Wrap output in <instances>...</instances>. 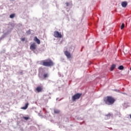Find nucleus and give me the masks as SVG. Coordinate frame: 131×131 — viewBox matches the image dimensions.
Segmentation results:
<instances>
[{"mask_svg":"<svg viewBox=\"0 0 131 131\" xmlns=\"http://www.w3.org/2000/svg\"><path fill=\"white\" fill-rule=\"evenodd\" d=\"M103 101L106 105H112L115 102V99L111 96H107L103 98Z\"/></svg>","mask_w":131,"mask_h":131,"instance_id":"obj_1","label":"nucleus"},{"mask_svg":"<svg viewBox=\"0 0 131 131\" xmlns=\"http://www.w3.org/2000/svg\"><path fill=\"white\" fill-rule=\"evenodd\" d=\"M43 66L46 67H52L54 66V62L51 59H48L42 61Z\"/></svg>","mask_w":131,"mask_h":131,"instance_id":"obj_2","label":"nucleus"},{"mask_svg":"<svg viewBox=\"0 0 131 131\" xmlns=\"http://www.w3.org/2000/svg\"><path fill=\"white\" fill-rule=\"evenodd\" d=\"M81 95L82 94L80 93H77L73 96L72 97L73 101H76V100H78V99H80V97H81Z\"/></svg>","mask_w":131,"mask_h":131,"instance_id":"obj_3","label":"nucleus"},{"mask_svg":"<svg viewBox=\"0 0 131 131\" xmlns=\"http://www.w3.org/2000/svg\"><path fill=\"white\" fill-rule=\"evenodd\" d=\"M54 36L57 38H62V34L58 31H55L54 32Z\"/></svg>","mask_w":131,"mask_h":131,"instance_id":"obj_4","label":"nucleus"},{"mask_svg":"<svg viewBox=\"0 0 131 131\" xmlns=\"http://www.w3.org/2000/svg\"><path fill=\"white\" fill-rule=\"evenodd\" d=\"M30 50L35 51L36 49V44L35 42L32 43L30 47Z\"/></svg>","mask_w":131,"mask_h":131,"instance_id":"obj_5","label":"nucleus"},{"mask_svg":"<svg viewBox=\"0 0 131 131\" xmlns=\"http://www.w3.org/2000/svg\"><path fill=\"white\" fill-rule=\"evenodd\" d=\"M64 55L67 56L68 59H70L71 58V54L69 52L66 51L64 52Z\"/></svg>","mask_w":131,"mask_h":131,"instance_id":"obj_6","label":"nucleus"},{"mask_svg":"<svg viewBox=\"0 0 131 131\" xmlns=\"http://www.w3.org/2000/svg\"><path fill=\"white\" fill-rule=\"evenodd\" d=\"M36 91H37V93H40V92H42V86H38L36 88Z\"/></svg>","mask_w":131,"mask_h":131,"instance_id":"obj_7","label":"nucleus"},{"mask_svg":"<svg viewBox=\"0 0 131 131\" xmlns=\"http://www.w3.org/2000/svg\"><path fill=\"white\" fill-rule=\"evenodd\" d=\"M34 40L35 41H36V42L38 45H40V40H39L38 38H37V36L34 37Z\"/></svg>","mask_w":131,"mask_h":131,"instance_id":"obj_8","label":"nucleus"},{"mask_svg":"<svg viewBox=\"0 0 131 131\" xmlns=\"http://www.w3.org/2000/svg\"><path fill=\"white\" fill-rule=\"evenodd\" d=\"M121 6L123 8H126V6H127V2H122L121 3Z\"/></svg>","mask_w":131,"mask_h":131,"instance_id":"obj_9","label":"nucleus"},{"mask_svg":"<svg viewBox=\"0 0 131 131\" xmlns=\"http://www.w3.org/2000/svg\"><path fill=\"white\" fill-rule=\"evenodd\" d=\"M28 105H29V103H26L25 106L21 107V109H23V110H26V109L28 108Z\"/></svg>","mask_w":131,"mask_h":131,"instance_id":"obj_10","label":"nucleus"},{"mask_svg":"<svg viewBox=\"0 0 131 131\" xmlns=\"http://www.w3.org/2000/svg\"><path fill=\"white\" fill-rule=\"evenodd\" d=\"M115 67H116V65L113 64L111 67V71H113L115 69Z\"/></svg>","mask_w":131,"mask_h":131,"instance_id":"obj_11","label":"nucleus"},{"mask_svg":"<svg viewBox=\"0 0 131 131\" xmlns=\"http://www.w3.org/2000/svg\"><path fill=\"white\" fill-rule=\"evenodd\" d=\"M105 116L107 117V119H110V117L112 116V114L109 113L107 115H106Z\"/></svg>","mask_w":131,"mask_h":131,"instance_id":"obj_12","label":"nucleus"},{"mask_svg":"<svg viewBox=\"0 0 131 131\" xmlns=\"http://www.w3.org/2000/svg\"><path fill=\"white\" fill-rule=\"evenodd\" d=\"M123 66H120L118 68V69H119V70H123L124 69Z\"/></svg>","mask_w":131,"mask_h":131,"instance_id":"obj_13","label":"nucleus"},{"mask_svg":"<svg viewBox=\"0 0 131 131\" xmlns=\"http://www.w3.org/2000/svg\"><path fill=\"white\" fill-rule=\"evenodd\" d=\"M59 112H60V110H54V113H55V114H59Z\"/></svg>","mask_w":131,"mask_h":131,"instance_id":"obj_14","label":"nucleus"},{"mask_svg":"<svg viewBox=\"0 0 131 131\" xmlns=\"http://www.w3.org/2000/svg\"><path fill=\"white\" fill-rule=\"evenodd\" d=\"M26 33L28 34V35L31 34V30H29V31L26 32Z\"/></svg>","mask_w":131,"mask_h":131,"instance_id":"obj_15","label":"nucleus"},{"mask_svg":"<svg viewBox=\"0 0 131 131\" xmlns=\"http://www.w3.org/2000/svg\"><path fill=\"white\" fill-rule=\"evenodd\" d=\"M24 119H25V120H28V119H30V118H29V117H23Z\"/></svg>","mask_w":131,"mask_h":131,"instance_id":"obj_16","label":"nucleus"},{"mask_svg":"<svg viewBox=\"0 0 131 131\" xmlns=\"http://www.w3.org/2000/svg\"><path fill=\"white\" fill-rule=\"evenodd\" d=\"M14 17H15V14H12L10 15V18H11V19H12V18H14Z\"/></svg>","mask_w":131,"mask_h":131,"instance_id":"obj_17","label":"nucleus"},{"mask_svg":"<svg viewBox=\"0 0 131 131\" xmlns=\"http://www.w3.org/2000/svg\"><path fill=\"white\" fill-rule=\"evenodd\" d=\"M124 28V24L122 23L121 26V29L122 30V29Z\"/></svg>","mask_w":131,"mask_h":131,"instance_id":"obj_18","label":"nucleus"},{"mask_svg":"<svg viewBox=\"0 0 131 131\" xmlns=\"http://www.w3.org/2000/svg\"><path fill=\"white\" fill-rule=\"evenodd\" d=\"M44 78H46L47 77H48V74H45L43 75Z\"/></svg>","mask_w":131,"mask_h":131,"instance_id":"obj_19","label":"nucleus"},{"mask_svg":"<svg viewBox=\"0 0 131 131\" xmlns=\"http://www.w3.org/2000/svg\"><path fill=\"white\" fill-rule=\"evenodd\" d=\"M25 38H21V41H25Z\"/></svg>","mask_w":131,"mask_h":131,"instance_id":"obj_20","label":"nucleus"},{"mask_svg":"<svg viewBox=\"0 0 131 131\" xmlns=\"http://www.w3.org/2000/svg\"><path fill=\"white\" fill-rule=\"evenodd\" d=\"M66 5H67V7H69V5H70L69 3H67Z\"/></svg>","mask_w":131,"mask_h":131,"instance_id":"obj_21","label":"nucleus"},{"mask_svg":"<svg viewBox=\"0 0 131 131\" xmlns=\"http://www.w3.org/2000/svg\"><path fill=\"white\" fill-rule=\"evenodd\" d=\"M130 118L131 119V114L130 115Z\"/></svg>","mask_w":131,"mask_h":131,"instance_id":"obj_22","label":"nucleus"},{"mask_svg":"<svg viewBox=\"0 0 131 131\" xmlns=\"http://www.w3.org/2000/svg\"><path fill=\"white\" fill-rule=\"evenodd\" d=\"M1 122H2V121L0 120V123H1Z\"/></svg>","mask_w":131,"mask_h":131,"instance_id":"obj_23","label":"nucleus"},{"mask_svg":"<svg viewBox=\"0 0 131 131\" xmlns=\"http://www.w3.org/2000/svg\"><path fill=\"white\" fill-rule=\"evenodd\" d=\"M130 70L131 71V67H130Z\"/></svg>","mask_w":131,"mask_h":131,"instance_id":"obj_24","label":"nucleus"}]
</instances>
